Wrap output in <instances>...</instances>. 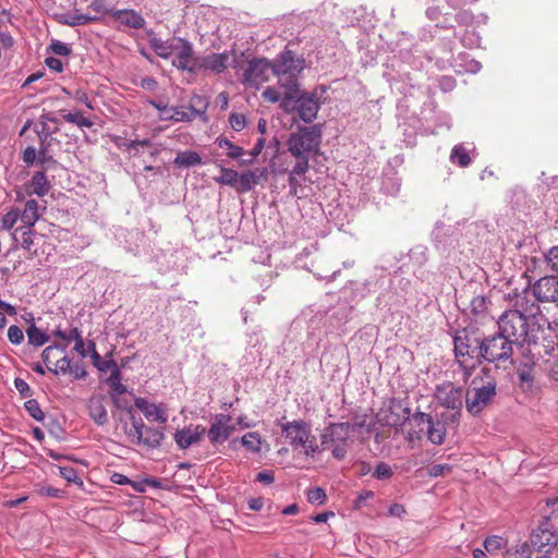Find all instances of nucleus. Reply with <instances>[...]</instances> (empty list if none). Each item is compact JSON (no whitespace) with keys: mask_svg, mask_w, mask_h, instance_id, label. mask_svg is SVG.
Returning <instances> with one entry per match:
<instances>
[{"mask_svg":"<svg viewBox=\"0 0 558 558\" xmlns=\"http://www.w3.org/2000/svg\"><path fill=\"white\" fill-rule=\"evenodd\" d=\"M277 172L279 173H288V183L290 186V194L296 195L298 189L300 187V181L296 177L303 175L304 173H294L293 172V165L292 161L288 160V158H284V162L280 165V168L277 169Z\"/></svg>","mask_w":558,"mask_h":558,"instance_id":"30","label":"nucleus"},{"mask_svg":"<svg viewBox=\"0 0 558 558\" xmlns=\"http://www.w3.org/2000/svg\"><path fill=\"white\" fill-rule=\"evenodd\" d=\"M88 412L94 422L104 425L108 421L107 410L100 397H92L88 401Z\"/></svg>","mask_w":558,"mask_h":558,"instance_id":"28","label":"nucleus"},{"mask_svg":"<svg viewBox=\"0 0 558 558\" xmlns=\"http://www.w3.org/2000/svg\"><path fill=\"white\" fill-rule=\"evenodd\" d=\"M546 260L550 269L558 274V246H554L548 251Z\"/></svg>","mask_w":558,"mask_h":558,"instance_id":"57","label":"nucleus"},{"mask_svg":"<svg viewBox=\"0 0 558 558\" xmlns=\"http://www.w3.org/2000/svg\"><path fill=\"white\" fill-rule=\"evenodd\" d=\"M546 507L547 511L544 518L558 525V496L556 498L548 499Z\"/></svg>","mask_w":558,"mask_h":558,"instance_id":"44","label":"nucleus"},{"mask_svg":"<svg viewBox=\"0 0 558 558\" xmlns=\"http://www.w3.org/2000/svg\"><path fill=\"white\" fill-rule=\"evenodd\" d=\"M216 182L229 185L232 187H235L240 185V173H238L235 170L221 167L220 168V175L215 178Z\"/></svg>","mask_w":558,"mask_h":558,"instance_id":"34","label":"nucleus"},{"mask_svg":"<svg viewBox=\"0 0 558 558\" xmlns=\"http://www.w3.org/2000/svg\"><path fill=\"white\" fill-rule=\"evenodd\" d=\"M505 558H531L530 547L526 544L506 551Z\"/></svg>","mask_w":558,"mask_h":558,"instance_id":"54","label":"nucleus"},{"mask_svg":"<svg viewBox=\"0 0 558 558\" xmlns=\"http://www.w3.org/2000/svg\"><path fill=\"white\" fill-rule=\"evenodd\" d=\"M112 17L121 25L129 28L141 29L145 26L144 17L132 9L116 10L112 12Z\"/></svg>","mask_w":558,"mask_h":558,"instance_id":"23","label":"nucleus"},{"mask_svg":"<svg viewBox=\"0 0 558 558\" xmlns=\"http://www.w3.org/2000/svg\"><path fill=\"white\" fill-rule=\"evenodd\" d=\"M262 97L264 100L269 102H278L280 99L283 100V94L277 87L268 86L263 93Z\"/></svg>","mask_w":558,"mask_h":558,"instance_id":"48","label":"nucleus"},{"mask_svg":"<svg viewBox=\"0 0 558 558\" xmlns=\"http://www.w3.org/2000/svg\"><path fill=\"white\" fill-rule=\"evenodd\" d=\"M23 226L17 228L13 233L15 242L21 243L26 250H29L34 243L33 226L35 225V199H28L25 209L21 216Z\"/></svg>","mask_w":558,"mask_h":558,"instance_id":"11","label":"nucleus"},{"mask_svg":"<svg viewBox=\"0 0 558 558\" xmlns=\"http://www.w3.org/2000/svg\"><path fill=\"white\" fill-rule=\"evenodd\" d=\"M405 513V508L401 504H392L389 507V514L392 517L401 518Z\"/></svg>","mask_w":558,"mask_h":558,"instance_id":"64","label":"nucleus"},{"mask_svg":"<svg viewBox=\"0 0 558 558\" xmlns=\"http://www.w3.org/2000/svg\"><path fill=\"white\" fill-rule=\"evenodd\" d=\"M330 435L332 437V441L339 439L340 442L336 444L332 448V456L342 460L347 454V437L349 435V424H337L331 427Z\"/></svg>","mask_w":558,"mask_h":558,"instance_id":"24","label":"nucleus"},{"mask_svg":"<svg viewBox=\"0 0 558 558\" xmlns=\"http://www.w3.org/2000/svg\"><path fill=\"white\" fill-rule=\"evenodd\" d=\"M290 109H283L286 112L296 111L300 119L306 123H311L316 119L320 108L319 100L314 93L299 92L296 98L292 100Z\"/></svg>","mask_w":558,"mask_h":558,"instance_id":"10","label":"nucleus"},{"mask_svg":"<svg viewBox=\"0 0 558 558\" xmlns=\"http://www.w3.org/2000/svg\"><path fill=\"white\" fill-rule=\"evenodd\" d=\"M8 338L11 343L20 344L24 339V333L20 327L12 325L8 329Z\"/></svg>","mask_w":558,"mask_h":558,"instance_id":"56","label":"nucleus"},{"mask_svg":"<svg viewBox=\"0 0 558 558\" xmlns=\"http://www.w3.org/2000/svg\"><path fill=\"white\" fill-rule=\"evenodd\" d=\"M206 433V428L202 425H189L182 429H178L174 435V441L180 449H186L190 446L201 441Z\"/></svg>","mask_w":558,"mask_h":558,"instance_id":"21","label":"nucleus"},{"mask_svg":"<svg viewBox=\"0 0 558 558\" xmlns=\"http://www.w3.org/2000/svg\"><path fill=\"white\" fill-rule=\"evenodd\" d=\"M41 357L47 369L53 374L65 375L70 369V360L65 355L64 348L58 344L46 348Z\"/></svg>","mask_w":558,"mask_h":558,"instance_id":"15","label":"nucleus"},{"mask_svg":"<svg viewBox=\"0 0 558 558\" xmlns=\"http://www.w3.org/2000/svg\"><path fill=\"white\" fill-rule=\"evenodd\" d=\"M410 422L413 424L414 428L408 433L409 441L421 440L422 437L426 435V425H420L415 420V413L410 418Z\"/></svg>","mask_w":558,"mask_h":558,"instance_id":"42","label":"nucleus"},{"mask_svg":"<svg viewBox=\"0 0 558 558\" xmlns=\"http://www.w3.org/2000/svg\"><path fill=\"white\" fill-rule=\"evenodd\" d=\"M22 214L19 209H12L8 211L2 218V229L10 230L15 225L19 218H21Z\"/></svg>","mask_w":558,"mask_h":558,"instance_id":"46","label":"nucleus"},{"mask_svg":"<svg viewBox=\"0 0 558 558\" xmlns=\"http://www.w3.org/2000/svg\"><path fill=\"white\" fill-rule=\"evenodd\" d=\"M89 8L97 12V13H100V14H109L112 16V12H114L116 10H113L112 8L109 7L107 0H93L90 2V5Z\"/></svg>","mask_w":558,"mask_h":558,"instance_id":"52","label":"nucleus"},{"mask_svg":"<svg viewBox=\"0 0 558 558\" xmlns=\"http://www.w3.org/2000/svg\"><path fill=\"white\" fill-rule=\"evenodd\" d=\"M62 118L64 121L73 123L78 128H92L94 124L88 118L84 117L81 111L63 113Z\"/></svg>","mask_w":558,"mask_h":558,"instance_id":"37","label":"nucleus"},{"mask_svg":"<svg viewBox=\"0 0 558 558\" xmlns=\"http://www.w3.org/2000/svg\"><path fill=\"white\" fill-rule=\"evenodd\" d=\"M36 420L37 422H40L44 427H47L51 435L56 437L59 436V433L61 432L59 423L54 422L51 417L46 416V414L39 408H37Z\"/></svg>","mask_w":558,"mask_h":558,"instance_id":"38","label":"nucleus"},{"mask_svg":"<svg viewBox=\"0 0 558 558\" xmlns=\"http://www.w3.org/2000/svg\"><path fill=\"white\" fill-rule=\"evenodd\" d=\"M98 17L97 16H88V15H75V16H72L70 21H68L66 23L70 25V26H77V25H85V24H88L90 22H95L97 21Z\"/></svg>","mask_w":558,"mask_h":558,"instance_id":"58","label":"nucleus"},{"mask_svg":"<svg viewBox=\"0 0 558 558\" xmlns=\"http://www.w3.org/2000/svg\"><path fill=\"white\" fill-rule=\"evenodd\" d=\"M149 46L158 57L169 59L174 52L175 38L172 40H162L158 37H151L149 38Z\"/></svg>","mask_w":558,"mask_h":558,"instance_id":"29","label":"nucleus"},{"mask_svg":"<svg viewBox=\"0 0 558 558\" xmlns=\"http://www.w3.org/2000/svg\"><path fill=\"white\" fill-rule=\"evenodd\" d=\"M134 405L149 422L166 424L168 421V410L165 404H157L148 401L145 398H136Z\"/></svg>","mask_w":558,"mask_h":558,"instance_id":"20","label":"nucleus"},{"mask_svg":"<svg viewBox=\"0 0 558 558\" xmlns=\"http://www.w3.org/2000/svg\"><path fill=\"white\" fill-rule=\"evenodd\" d=\"M415 420L420 425H426V437L432 444H444L447 433L442 422H435L430 414L424 412H415Z\"/></svg>","mask_w":558,"mask_h":558,"instance_id":"19","label":"nucleus"},{"mask_svg":"<svg viewBox=\"0 0 558 558\" xmlns=\"http://www.w3.org/2000/svg\"><path fill=\"white\" fill-rule=\"evenodd\" d=\"M66 374L71 375L74 379H81L86 376V371L80 365H70V369L66 371Z\"/></svg>","mask_w":558,"mask_h":558,"instance_id":"63","label":"nucleus"},{"mask_svg":"<svg viewBox=\"0 0 558 558\" xmlns=\"http://www.w3.org/2000/svg\"><path fill=\"white\" fill-rule=\"evenodd\" d=\"M454 353L465 377H469L483 359L481 340L465 329L458 331L454 337Z\"/></svg>","mask_w":558,"mask_h":558,"instance_id":"4","label":"nucleus"},{"mask_svg":"<svg viewBox=\"0 0 558 558\" xmlns=\"http://www.w3.org/2000/svg\"><path fill=\"white\" fill-rule=\"evenodd\" d=\"M265 147V138H258L257 142L255 143L254 147L252 148V150L248 151V155L251 156V159H243L240 161V166H245V165H251L253 162V160L258 157L260 155V153L263 151Z\"/></svg>","mask_w":558,"mask_h":558,"instance_id":"49","label":"nucleus"},{"mask_svg":"<svg viewBox=\"0 0 558 558\" xmlns=\"http://www.w3.org/2000/svg\"><path fill=\"white\" fill-rule=\"evenodd\" d=\"M452 471V466L450 464H433L428 468L427 473L432 477L442 476L445 474H449Z\"/></svg>","mask_w":558,"mask_h":558,"instance_id":"53","label":"nucleus"},{"mask_svg":"<svg viewBox=\"0 0 558 558\" xmlns=\"http://www.w3.org/2000/svg\"><path fill=\"white\" fill-rule=\"evenodd\" d=\"M175 59L172 61L173 66L180 71L190 73L197 72V62L199 57H195L193 46L183 38H175L174 52Z\"/></svg>","mask_w":558,"mask_h":558,"instance_id":"12","label":"nucleus"},{"mask_svg":"<svg viewBox=\"0 0 558 558\" xmlns=\"http://www.w3.org/2000/svg\"><path fill=\"white\" fill-rule=\"evenodd\" d=\"M272 66L274 73L300 75L305 68V60L286 47L272 61Z\"/></svg>","mask_w":558,"mask_h":558,"instance_id":"14","label":"nucleus"},{"mask_svg":"<svg viewBox=\"0 0 558 558\" xmlns=\"http://www.w3.org/2000/svg\"><path fill=\"white\" fill-rule=\"evenodd\" d=\"M88 350L90 352V359L93 365L101 373L111 372L114 368L119 367L117 362L112 359V352L108 353L105 357H101L100 354L96 350V344L94 341H89L87 343Z\"/></svg>","mask_w":558,"mask_h":558,"instance_id":"26","label":"nucleus"},{"mask_svg":"<svg viewBox=\"0 0 558 558\" xmlns=\"http://www.w3.org/2000/svg\"><path fill=\"white\" fill-rule=\"evenodd\" d=\"M322 143V130L318 125L299 128L289 135L288 153L294 159L293 172L306 173L310 159L318 155Z\"/></svg>","mask_w":558,"mask_h":558,"instance_id":"1","label":"nucleus"},{"mask_svg":"<svg viewBox=\"0 0 558 558\" xmlns=\"http://www.w3.org/2000/svg\"><path fill=\"white\" fill-rule=\"evenodd\" d=\"M215 143L219 148L226 150V155L231 159H238L244 155V149L242 147L233 144L225 136L217 137Z\"/></svg>","mask_w":558,"mask_h":558,"instance_id":"33","label":"nucleus"},{"mask_svg":"<svg viewBox=\"0 0 558 558\" xmlns=\"http://www.w3.org/2000/svg\"><path fill=\"white\" fill-rule=\"evenodd\" d=\"M121 380V371L120 367H117L110 372V376L107 378L106 383L116 395H123L126 388Z\"/></svg>","mask_w":558,"mask_h":558,"instance_id":"36","label":"nucleus"},{"mask_svg":"<svg viewBox=\"0 0 558 558\" xmlns=\"http://www.w3.org/2000/svg\"><path fill=\"white\" fill-rule=\"evenodd\" d=\"M531 545L548 553L558 544V525L544 518L530 537Z\"/></svg>","mask_w":558,"mask_h":558,"instance_id":"9","label":"nucleus"},{"mask_svg":"<svg viewBox=\"0 0 558 558\" xmlns=\"http://www.w3.org/2000/svg\"><path fill=\"white\" fill-rule=\"evenodd\" d=\"M502 546V538L499 536H489L484 541V548L489 554L497 553Z\"/></svg>","mask_w":558,"mask_h":558,"instance_id":"51","label":"nucleus"},{"mask_svg":"<svg viewBox=\"0 0 558 558\" xmlns=\"http://www.w3.org/2000/svg\"><path fill=\"white\" fill-rule=\"evenodd\" d=\"M47 52L60 57H66L71 54L72 49L69 45L60 40L52 39L50 46L47 48Z\"/></svg>","mask_w":558,"mask_h":558,"instance_id":"40","label":"nucleus"},{"mask_svg":"<svg viewBox=\"0 0 558 558\" xmlns=\"http://www.w3.org/2000/svg\"><path fill=\"white\" fill-rule=\"evenodd\" d=\"M232 61H235L233 52H210L198 58L197 71L205 70L214 74H221L229 65H232Z\"/></svg>","mask_w":558,"mask_h":558,"instance_id":"13","label":"nucleus"},{"mask_svg":"<svg viewBox=\"0 0 558 558\" xmlns=\"http://www.w3.org/2000/svg\"><path fill=\"white\" fill-rule=\"evenodd\" d=\"M40 121L41 130L37 131V136L41 138L43 145L46 143L47 137L59 130V122L54 118L43 114Z\"/></svg>","mask_w":558,"mask_h":558,"instance_id":"32","label":"nucleus"},{"mask_svg":"<svg viewBox=\"0 0 558 558\" xmlns=\"http://www.w3.org/2000/svg\"><path fill=\"white\" fill-rule=\"evenodd\" d=\"M53 333H54V336L60 338L64 342L65 345H68L71 341L75 342L77 339L83 338L76 327L72 328L69 331V333H65V332L61 331L60 329H56L53 331Z\"/></svg>","mask_w":558,"mask_h":558,"instance_id":"45","label":"nucleus"},{"mask_svg":"<svg viewBox=\"0 0 558 558\" xmlns=\"http://www.w3.org/2000/svg\"><path fill=\"white\" fill-rule=\"evenodd\" d=\"M14 386L22 397L31 396L29 385L22 378H15Z\"/></svg>","mask_w":558,"mask_h":558,"instance_id":"60","label":"nucleus"},{"mask_svg":"<svg viewBox=\"0 0 558 558\" xmlns=\"http://www.w3.org/2000/svg\"><path fill=\"white\" fill-rule=\"evenodd\" d=\"M48 192L46 186V178L41 171L37 170V196H43Z\"/></svg>","mask_w":558,"mask_h":558,"instance_id":"62","label":"nucleus"},{"mask_svg":"<svg viewBox=\"0 0 558 558\" xmlns=\"http://www.w3.org/2000/svg\"><path fill=\"white\" fill-rule=\"evenodd\" d=\"M241 442L244 447L253 452L260 451L262 440L257 433H247L241 438Z\"/></svg>","mask_w":558,"mask_h":558,"instance_id":"39","label":"nucleus"},{"mask_svg":"<svg viewBox=\"0 0 558 558\" xmlns=\"http://www.w3.org/2000/svg\"><path fill=\"white\" fill-rule=\"evenodd\" d=\"M484 376H476L470 384L465 397V407L470 414L477 415L492 404L497 395V385L488 372L483 371Z\"/></svg>","mask_w":558,"mask_h":558,"instance_id":"3","label":"nucleus"},{"mask_svg":"<svg viewBox=\"0 0 558 558\" xmlns=\"http://www.w3.org/2000/svg\"><path fill=\"white\" fill-rule=\"evenodd\" d=\"M512 342L502 333L481 340L483 359L488 362L507 361L512 355Z\"/></svg>","mask_w":558,"mask_h":558,"instance_id":"8","label":"nucleus"},{"mask_svg":"<svg viewBox=\"0 0 558 558\" xmlns=\"http://www.w3.org/2000/svg\"><path fill=\"white\" fill-rule=\"evenodd\" d=\"M274 76L272 62L266 58H255L247 62L243 72L242 83L258 89Z\"/></svg>","mask_w":558,"mask_h":558,"instance_id":"7","label":"nucleus"},{"mask_svg":"<svg viewBox=\"0 0 558 558\" xmlns=\"http://www.w3.org/2000/svg\"><path fill=\"white\" fill-rule=\"evenodd\" d=\"M233 433V427L221 421L215 422L209 427L207 435L213 445L225 442Z\"/></svg>","mask_w":558,"mask_h":558,"instance_id":"27","label":"nucleus"},{"mask_svg":"<svg viewBox=\"0 0 558 558\" xmlns=\"http://www.w3.org/2000/svg\"><path fill=\"white\" fill-rule=\"evenodd\" d=\"M204 109H206V106L204 107ZM169 111H171V114L163 116L162 120L172 121V122H181V121L190 122V121H193L196 117L205 114V110L196 109L193 106L171 107V108H169Z\"/></svg>","mask_w":558,"mask_h":558,"instance_id":"25","label":"nucleus"},{"mask_svg":"<svg viewBox=\"0 0 558 558\" xmlns=\"http://www.w3.org/2000/svg\"><path fill=\"white\" fill-rule=\"evenodd\" d=\"M268 170L267 168H256L255 170L243 172L240 174V185L236 186L239 192H248L253 185L259 184L260 182L267 181Z\"/></svg>","mask_w":558,"mask_h":558,"instance_id":"22","label":"nucleus"},{"mask_svg":"<svg viewBox=\"0 0 558 558\" xmlns=\"http://www.w3.org/2000/svg\"><path fill=\"white\" fill-rule=\"evenodd\" d=\"M45 63L51 71H53L56 73H61L63 71V64H62L61 60H59L52 56L47 57L45 60Z\"/></svg>","mask_w":558,"mask_h":558,"instance_id":"59","label":"nucleus"},{"mask_svg":"<svg viewBox=\"0 0 558 558\" xmlns=\"http://www.w3.org/2000/svg\"><path fill=\"white\" fill-rule=\"evenodd\" d=\"M124 433L132 445L143 446L146 448H158L165 434L162 429L146 426L141 417L130 416V423H125Z\"/></svg>","mask_w":558,"mask_h":558,"instance_id":"5","label":"nucleus"},{"mask_svg":"<svg viewBox=\"0 0 558 558\" xmlns=\"http://www.w3.org/2000/svg\"><path fill=\"white\" fill-rule=\"evenodd\" d=\"M282 433L295 449L303 448L306 456H314L316 451L315 437L304 421H293L282 426Z\"/></svg>","mask_w":558,"mask_h":558,"instance_id":"6","label":"nucleus"},{"mask_svg":"<svg viewBox=\"0 0 558 558\" xmlns=\"http://www.w3.org/2000/svg\"><path fill=\"white\" fill-rule=\"evenodd\" d=\"M326 493L320 487H315L307 492V500L311 504L323 505L326 501Z\"/></svg>","mask_w":558,"mask_h":558,"instance_id":"47","label":"nucleus"},{"mask_svg":"<svg viewBox=\"0 0 558 558\" xmlns=\"http://www.w3.org/2000/svg\"><path fill=\"white\" fill-rule=\"evenodd\" d=\"M515 310L505 312L499 318V332L502 333L512 343L530 344L531 339L527 331V322L524 313L534 315V310H538L534 302L530 303L526 296L519 295L514 303Z\"/></svg>","mask_w":558,"mask_h":558,"instance_id":"2","label":"nucleus"},{"mask_svg":"<svg viewBox=\"0 0 558 558\" xmlns=\"http://www.w3.org/2000/svg\"><path fill=\"white\" fill-rule=\"evenodd\" d=\"M229 123L234 131L240 132L245 128L246 119L242 113H231L229 117Z\"/></svg>","mask_w":558,"mask_h":558,"instance_id":"55","label":"nucleus"},{"mask_svg":"<svg viewBox=\"0 0 558 558\" xmlns=\"http://www.w3.org/2000/svg\"><path fill=\"white\" fill-rule=\"evenodd\" d=\"M60 475L69 483H75L80 487L83 486V481L78 477L77 472L72 466H57Z\"/></svg>","mask_w":558,"mask_h":558,"instance_id":"41","label":"nucleus"},{"mask_svg":"<svg viewBox=\"0 0 558 558\" xmlns=\"http://www.w3.org/2000/svg\"><path fill=\"white\" fill-rule=\"evenodd\" d=\"M37 494L39 495H46L53 498H62L64 497V492L58 488L52 487H41L39 490H37Z\"/></svg>","mask_w":558,"mask_h":558,"instance_id":"61","label":"nucleus"},{"mask_svg":"<svg viewBox=\"0 0 558 558\" xmlns=\"http://www.w3.org/2000/svg\"><path fill=\"white\" fill-rule=\"evenodd\" d=\"M450 160L452 163H458L462 168L468 167L472 161L468 149L462 145H456L452 148Z\"/></svg>","mask_w":558,"mask_h":558,"instance_id":"35","label":"nucleus"},{"mask_svg":"<svg viewBox=\"0 0 558 558\" xmlns=\"http://www.w3.org/2000/svg\"><path fill=\"white\" fill-rule=\"evenodd\" d=\"M462 413V409H451L450 412L441 413L440 418L444 425H454L458 424L460 416Z\"/></svg>","mask_w":558,"mask_h":558,"instance_id":"50","label":"nucleus"},{"mask_svg":"<svg viewBox=\"0 0 558 558\" xmlns=\"http://www.w3.org/2000/svg\"><path fill=\"white\" fill-rule=\"evenodd\" d=\"M277 77V83L280 89H282L283 100L281 101L282 109H290L292 100L298 97L301 92L299 75L282 73H274Z\"/></svg>","mask_w":558,"mask_h":558,"instance_id":"18","label":"nucleus"},{"mask_svg":"<svg viewBox=\"0 0 558 558\" xmlns=\"http://www.w3.org/2000/svg\"><path fill=\"white\" fill-rule=\"evenodd\" d=\"M436 399L440 405L448 410L462 409L464 392L461 387L454 386L452 383L447 381L437 387Z\"/></svg>","mask_w":558,"mask_h":558,"instance_id":"17","label":"nucleus"},{"mask_svg":"<svg viewBox=\"0 0 558 558\" xmlns=\"http://www.w3.org/2000/svg\"><path fill=\"white\" fill-rule=\"evenodd\" d=\"M533 295L538 302L558 305V278L545 276L532 286Z\"/></svg>","mask_w":558,"mask_h":558,"instance_id":"16","label":"nucleus"},{"mask_svg":"<svg viewBox=\"0 0 558 558\" xmlns=\"http://www.w3.org/2000/svg\"><path fill=\"white\" fill-rule=\"evenodd\" d=\"M174 165L178 167H193L202 163V158L198 153L193 150L180 151L174 158Z\"/></svg>","mask_w":558,"mask_h":558,"instance_id":"31","label":"nucleus"},{"mask_svg":"<svg viewBox=\"0 0 558 558\" xmlns=\"http://www.w3.org/2000/svg\"><path fill=\"white\" fill-rule=\"evenodd\" d=\"M392 475L393 471L386 462H379L373 472V476L377 480H389Z\"/></svg>","mask_w":558,"mask_h":558,"instance_id":"43","label":"nucleus"}]
</instances>
